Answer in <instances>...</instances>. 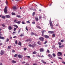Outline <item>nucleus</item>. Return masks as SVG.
<instances>
[{
    "label": "nucleus",
    "mask_w": 65,
    "mask_h": 65,
    "mask_svg": "<svg viewBox=\"0 0 65 65\" xmlns=\"http://www.w3.org/2000/svg\"><path fill=\"white\" fill-rule=\"evenodd\" d=\"M27 27H28L27 26L26 28V30H27V31H28V28H27Z\"/></svg>",
    "instance_id": "47"
},
{
    "label": "nucleus",
    "mask_w": 65,
    "mask_h": 65,
    "mask_svg": "<svg viewBox=\"0 0 65 65\" xmlns=\"http://www.w3.org/2000/svg\"><path fill=\"white\" fill-rule=\"evenodd\" d=\"M33 65H37V64L36 63L34 64Z\"/></svg>",
    "instance_id": "64"
},
{
    "label": "nucleus",
    "mask_w": 65,
    "mask_h": 65,
    "mask_svg": "<svg viewBox=\"0 0 65 65\" xmlns=\"http://www.w3.org/2000/svg\"><path fill=\"white\" fill-rule=\"evenodd\" d=\"M43 63L44 64H46V62L45 61H44V62H43Z\"/></svg>",
    "instance_id": "53"
},
{
    "label": "nucleus",
    "mask_w": 65,
    "mask_h": 65,
    "mask_svg": "<svg viewBox=\"0 0 65 65\" xmlns=\"http://www.w3.org/2000/svg\"><path fill=\"white\" fill-rule=\"evenodd\" d=\"M47 42L45 41V42L44 43V44H46V43Z\"/></svg>",
    "instance_id": "63"
},
{
    "label": "nucleus",
    "mask_w": 65,
    "mask_h": 65,
    "mask_svg": "<svg viewBox=\"0 0 65 65\" xmlns=\"http://www.w3.org/2000/svg\"><path fill=\"white\" fill-rule=\"evenodd\" d=\"M55 37V34H53V35L52 36V37L54 38Z\"/></svg>",
    "instance_id": "15"
},
{
    "label": "nucleus",
    "mask_w": 65,
    "mask_h": 65,
    "mask_svg": "<svg viewBox=\"0 0 65 65\" xmlns=\"http://www.w3.org/2000/svg\"><path fill=\"white\" fill-rule=\"evenodd\" d=\"M12 15H15V13L13 12L12 13Z\"/></svg>",
    "instance_id": "23"
},
{
    "label": "nucleus",
    "mask_w": 65,
    "mask_h": 65,
    "mask_svg": "<svg viewBox=\"0 0 65 65\" xmlns=\"http://www.w3.org/2000/svg\"><path fill=\"white\" fill-rule=\"evenodd\" d=\"M9 41V39H7L6 42H8Z\"/></svg>",
    "instance_id": "48"
},
{
    "label": "nucleus",
    "mask_w": 65,
    "mask_h": 65,
    "mask_svg": "<svg viewBox=\"0 0 65 65\" xmlns=\"http://www.w3.org/2000/svg\"><path fill=\"white\" fill-rule=\"evenodd\" d=\"M24 50H27V48H24Z\"/></svg>",
    "instance_id": "57"
},
{
    "label": "nucleus",
    "mask_w": 65,
    "mask_h": 65,
    "mask_svg": "<svg viewBox=\"0 0 65 65\" xmlns=\"http://www.w3.org/2000/svg\"><path fill=\"white\" fill-rule=\"evenodd\" d=\"M34 15H35V12H34L32 13V16H34Z\"/></svg>",
    "instance_id": "42"
},
{
    "label": "nucleus",
    "mask_w": 65,
    "mask_h": 65,
    "mask_svg": "<svg viewBox=\"0 0 65 65\" xmlns=\"http://www.w3.org/2000/svg\"><path fill=\"white\" fill-rule=\"evenodd\" d=\"M36 27L39 29H41V27H40V25L39 23H38L36 25Z\"/></svg>",
    "instance_id": "2"
},
{
    "label": "nucleus",
    "mask_w": 65,
    "mask_h": 65,
    "mask_svg": "<svg viewBox=\"0 0 65 65\" xmlns=\"http://www.w3.org/2000/svg\"><path fill=\"white\" fill-rule=\"evenodd\" d=\"M16 7H15V6H13V10H15V9H16Z\"/></svg>",
    "instance_id": "19"
},
{
    "label": "nucleus",
    "mask_w": 65,
    "mask_h": 65,
    "mask_svg": "<svg viewBox=\"0 0 65 65\" xmlns=\"http://www.w3.org/2000/svg\"><path fill=\"white\" fill-rule=\"evenodd\" d=\"M6 17L7 18H10V16L8 15H6Z\"/></svg>",
    "instance_id": "18"
},
{
    "label": "nucleus",
    "mask_w": 65,
    "mask_h": 65,
    "mask_svg": "<svg viewBox=\"0 0 65 65\" xmlns=\"http://www.w3.org/2000/svg\"><path fill=\"white\" fill-rule=\"evenodd\" d=\"M16 37H17V36H14L13 37V38H16Z\"/></svg>",
    "instance_id": "56"
},
{
    "label": "nucleus",
    "mask_w": 65,
    "mask_h": 65,
    "mask_svg": "<svg viewBox=\"0 0 65 65\" xmlns=\"http://www.w3.org/2000/svg\"><path fill=\"white\" fill-rule=\"evenodd\" d=\"M17 17V18H21V17L20 16V15H16Z\"/></svg>",
    "instance_id": "22"
},
{
    "label": "nucleus",
    "mask_w": 65,
    "mask_h": 65,
    "mask_svg": "<svg viewBox=\"0 0 65 65\" xmlns=\"http://www.w3.org/2000/svg\"><path fill=\"white\" fill-rule=\"evenodd\" d=\"M35 19H36V20L37 21H38V18L36 17H35Z\"/></svg>",
    "instance_id": "21"
},
{
    "label": "nucleus",
    "mask_w": 65,
    "mask_h": 65,
    "mask_svg": "<svg viewBox=\"0 0 65 65\" xmlns=\"http://www.w3.org/2000/svg\"><path fill=\"white\" fill-rule=\"evenodd\" d=\"M16 30H17V28H16L15 27L14 29V31H16Z\"/></svg>",
    "instance_id": "39"
},
{
    "label": "nucleus",
    "mask_w": 65,
    "mask_h": 65,
    "mask_svg": "<svg viewBox=\"0 0 65 65\" xmlns=\"http://www.w3.org/2000/svg\"><path fill=\"white\" fill-rule=\"evenodd\" d=\"M52 55L53 56V57H56V54H55L54 53H53L52 54Z\"/></svg>",
    "instance_id": "25"
},
{
    "label": "nucleus",
    "mask_w": 65,
    "mask_h": 65,
    "mask_svg": "<svg viewBox=\"0 0 65 65\" xmlns=\"http://www.w3.org/2000/svg\"><path fill=\"white\" fill-rule=\"evenodd\" d=\"M16 23H17V24H20L21 23V21H19L18 22H16Z\"/></svg>",
    "instance_id": "20"
},
{
    "label": "nucleus",
    "mask_w": 65,
    "mask_h": 65,
    "mask_svg": "<svg viewBox=\"0 0 65 65\" xmlns=\"http://www.w3.org/2000/svg\"><path fill=\"white\" fill-rule=\"evenodd\" d=\"M38 44H39L40 45H41V44L38 41Z\"/></svg>",
    "instance_id": "45"
},
{
    "label": "nucleus",
    "mask_w": 65,
    "mask_h": 65,
    "mask_svg": "<svg viewBox=\"0 0 65 65\" xmlns=\"http://www.w3.org/2000/svg\"><path fill=\"white\" fill-rule=\"evenodd\" d=\"M0 39H2L4 40L5 39V38L3 37H1L0 36Z\"/></svg>",
    "instance_id": "13"
},
{
    "label": "nucleus",
    "mask_w": 65,
    "mask_h": 65,
    "mask_svg": "<svg viewBox=\"0 0 65 65\" xmlns=\"http://www.w3.org/2000/svg\"><path fill=\"white\" fill-rule=\"evenodd\" d=\"M51 19H50V24H52V21H51Z\"/></svg>",
    "instance_id": "33"
},
{
    "label": "nucleus",
    "mask_w": 65,
    "mask_h": 65,
    "mask_svg": "<svg viewBox=\"0 0 65 65\" xmlns=\"http://www.w3.org/2000/svg\"><path fill=\"white\" fill-rule=\"evenodd\" d=\"M8 29L9 30H11L12 29V27L10 26H9L8 27Z\"/></svg>",
    "instance_id": "14"
},
{
    "label": "nucleus",
    "mask_w": 65,
    "mask_h": 65,
    "mask_svg": "<svg viewBox=\"0 0 65 65\" xmlns=\"http://www.w3.org/2000/svg\"><path fill=\"white\" fill-rule=\"evenodd\" d=\"M14 57H17L18 56V55L17 54H16L14 55Z\"/></svg>",
    "instance_id": "29"
},
{
    "label": "nucleus",
    "mask_w": 65,
    "mask_h": 65,
    "mask_svg": "<svg viewBox=\"0 0 65 65\" xmlns=\"http://www.w3.org/2000/svg\"><path fill=\"white\" fill-rule=\"evenodd\" d=\"M11 62L12 63H16V62H17V61H16L14 60H12V61Z\"/></svg>",
    "instance_id": "17"
},
{
    "label": "nucleus",
    "mask_w": 65,
    "mask_h": 65,
    "mask_svg": "<svg viewBox=\"0 0 65 65\" xmlns=\"http://www.w3.org/2000/svg\"><path fill=\"white\" fill-rule=\"evenodd\" d=\"M54 32V31H48V33H50L51 34H52V33H53Z\"/></svg>",
    "instance_id": "10"
},
{
    "label": "nucleus",
    "mask_w": 65,
    "mask_h": 65,
    "mask_svg": "<svg viewBox=\"0 0 65 65\" xmlns=\"http://www.w3.org/2000/svg\"><path fill=\"white\" fill-rule=\"evenodd\" d=\"M44 32H45V31L44 30L43 31H42V33H44Z\"/></svg>",
    "instance_id": "31"
},
{
    "label": "nucleus",
    "mask_w": 65,
    "mask_h": 65,
    "mask_svg": "<svg viewBox=\"0 0 65 65\" xmlns=\"http://www.w3.org/2000/svg\"><path fill=\"white\" fill-rule=\"evenodd\" d=\"M15 43L16 44H18V41L17 40H15Z\"/></svg>",
    "instance_id": "27"
},
{
    "label": "nucleus",
    "mask_w": 65,
    "mask_h": 65,
    "mask_svg": "<svg viewBox=\"0 0 65 65\" xmlns=\"http://www.w3.org/2000/svg\"><path fill=\"white\" fill-rule=\"evenodd\" d=\"M18 57H19V58H22V57H23V56L19 54L18 55Z\"/></svg>",
    "instance_id": "7"
},
{
    "label": "nucleus",
    "mask_w": 65,
    "mask_h": 65,
    "mask_svg": "<svg viewBox=\"0 0 65 65\" xmlns=\"http://www.w3.org/2000/svg\"><path fill=\"white\" fill-rule=\"evenodd\" d=\"M26 57L28 58V59H30V57L29 56H26Z\"/></svg>",
    "instance_id": "34"
},
{
    "label": "nucleus",
    "mask_w": 65,
    "mask_h": 65,
    "mask_svg": "<svg viewBox=\"0 0 65 65\" xmlns=\"http://www.w3.org/2000/svg\"><path fill=\"white\" fill-rule=\"evenodd\" d=\"M10 47H11V46H9L8 47V49L10 50Z\"/></svg>",
    "instance_id": "30"
},
{
    "label": "nucleus",
    "mask_w": 65,
    "mask_h": 65,
    "mask_svg": "<svg viewBox=\"0 0 65 65\" xmlns=\"http://www.w3.org/2000/svg\"><path fill=\"white\" fill-rule=\"evenodd\" d=\"M58 59H60V60H62V58L61 57H58Z\"/></svg>",
    "instance_id": "54"
},
{
    "label": "nucleus",
    "mask_w": 65,
    "mask_h": 65,
    "mask_svg": "<svg viewBox=\"0 0 65 65\" xmlns=\"http://www.w3.org/2000/svg\"><path fill=\"white\" fill-rule=\"evenodd\" d=\"M26 23H29V24H30V22L29 21H27Z\"/></svg>",
    "instance_id": "51"
},
{
    "label": "nucleus",
    "mask_w": 65,
    "mask_h": 65,
    "mask_svg": "<svg viewBox=\"0 0 65 65\" xmlns=\"http://www.w3.org/2000/svg\"><path fill=\"white\" fill-rule=\"evenodd\" d=\"M47 52H48V53H50V51L49 50H47Z\"/></svg>",
    "instance_id": "46"
},
{
    "label": "nucleus",
    "mask_w": 65,
    "mask_h": 65,
    "mask_svg": "<svg viewBox=\"0 0 65 65\" xmlns=\"http://www.w3.org/2000/svg\"><path fill=\"white\" fill-rule=\"evenodd\" d=\"M44 36L45 38L48 39L49 38H50V37H49V36L46 35H44Z\"/></svg>",
    "instance_id": "6"
},
{
    "label": "nucleus",
    "mask_w": 65,
    "mask_h": 65,
    "mask_svg": "<svg viewBox=\"0 0 65 65\" xmlns=\"http://www.w3.org/2000/svg\"><path fill=\"white\" fill-rule=\"evenodd\" d=\"M39 19H40H40H41V18H42V17L41 16H40L39 17Z\"/></svg>",
    "instance_id": "55"
},
{
    "label": "nucleus",
    "mask_w": 65,
    "mask_h": 65,
    "mask_svg": "<svg viewBox=\"0 0 65 65\" xmlns=\"http://www.w3.org/2000/svg\"><path fill=\"white\" fill-rule=\"evenodd\" d=\"M2 26L3 27H6V26H5V24H2Z\"/></svg>",
    "instance_id": "24"
},
{
    "label": "nucleus",
    "mask_w": 65,
    "mask_h": 65,
    "mask_svg": "<svg viewBox=\"0 0 65 65\" xmlns=\"http://www.w3.org/2000/svg\"><path fill=\"white\" fill-rule=\"evenodd\" d=\"M18 45L20 46H21L22 45V42H21L19 41L18 43Z\"/></svg>",
    "instance_id": "9"
},
{
    "label": "nucleus",
    "mask_w": 65,
    "mask_h": 65,
    "mask_svg": "<svg viewBox=\"0 0 65 65\" xmlns=\"http://www.w3.org/2000/svg\"><path fill=\"white\" fill-rule=\"evenodd\" d=\"M24 36V35L23 34H21L20 35V36L22 37V36Z\"/></svg>",
    "instance_id": "41"
},
{
    "label": "nucleus",
    "mask_w": 65,
    "mask_h": 65,
    "mask_svg": "<svg viewBox=\"0 0 65 65\" xmlns=\"http://www.w3.org/2000/svg\"><path fill=\"white\" fill-rule=\"evenodd\" d=\"M31 35H34V33H33V32H31Z\"/></svg>",
    "instance_id": "49"
},
{
    "label": "nucleus",
    "mask_w": 65,
    "mask_h": 65,
    "mask_svg": "<svg viewBox=\"0 0 65 65\" xmlns=\"http://www.w3.org/2000/svg\"><path fill=\"white\" fill-rule=\"evenodd\" d=\"M39 39L41 41H44V38H43V37H40Z\"/></svg>",
    "instance_id": "3"
},
{
    "label": "nucleus",
    "mask_w": 65,
    "mask_h": 65,
    "mask_svg": "<svg viewBox=\"0 0 65 65\" xmlns=\"http://www.w3.org/2000/svg\"><path fill=\"white\" fill-rule=\"evenodd\" d=\"M29 46H30V47H34L35 46V45H31V44H29Z\"/></svg>",
    "instance_id": "8"
},
{
    "label": "nucleus",
    "mask_w": 65,
    "mask_h": 65,
    "mask_svg": "<svg viewBox=\"0 0 65 65\" xmlns=\"http://www.w3.org/2000/svg\"><path fill=\"white\" fill-rule=\"evenodd\" d=\"M58 43L59 45H61L62 44V43H61V42H58Z\"/></svg>",
    "instance_id": "26"
},
{
    "label": "nucleus",
    "mask_w": 65,
    "mask_h": 65,
    "mask_svg": "<svg viewBox=\"0 0 65 65\" xmlns=\"http://www.w3.org/2000/svg\"><path fill=\"white\" fill-rule=\"evenodd\" d=\"M22 24H25V22L23 21L22 22Z\"/></svg>",
    "instance_id": "50"
},
{
    "label": "nucleus",
    "mask_w": 65,
    "mask_h": 65,
    "mask_svg": "<svg viewBox=\"0 0 65 65\" xmlns=\"http://www.w3.org/2000/svg\"><path fill=\"white\" fill-rule=\"evenodd\" d=\"M37 53V52L36 51H34L33 52V54H36Z\"/></svg>",
    "instance_id": "38"
},
{
    "label": "nucleus",
    "mask_w": 65,
    "mask_h": 65,
    "mask_svg": "<svg viewBox=\"0 0 65 65\" xmlns=\"http://www.w3.org/2000/svg\"><path fill=\"white\" fill-rule=\"evenodd\" d=\"M12 52L13 53H14V52H15V51H14V50H13L12 51Z\"/></svg>",
    "instance_id": "61"
},
{
    "label": "nucleus",
    "mask_w": 65,
    "mask_h": 65,
    "mask_svg": "<svg viewBox=\"0 0 65 65\" xmlns=\"http://www.w3.org/2000/svg\"><path fill=\"white\" fill-rule=\"evenodd\" d=\"M32 24H35V22H32Z\"/></svg>",
    "instance_id": "52"
},
{
    "label": "nucleus",
    "mask_w": 65,
    "mask_h": 65,
    "mask_svg": "<svg viewBox=\"0 0 65 65\" xmlns=\"http://www.w3.org/2000/svg\"><path fill=\"white\" fill-rule=\"evenodd\" d=\"M54 26H51V29H54V28H53V27Z\"/></svg>",
    "instance_id": "59"
},
{
    "label": "nucleus",
    "mask_w": 65,
    "mask_h": 65,
    "mask_svg": "<svg viewBox=\"0 0 65 65\" xmlns=\"http://www.w3.org/2000/svg\"><path fill=\"white\" fill-rule=\"evenodd\" d=\"M50 25L51 27H54V26H53V24H52V23L50 24Z\"/></svg>",
    "instance_id": "32"
},
{
    "label": "nucleus",
    "mask_w": 65,
    "mask_h": 65,
    "mask_svg": "<svg viewBox=\"0 0 65 65\" xmlns=\"http://www.w3.org/2000/svg\"><path fill=\"white\" fill-rule=\"evenodd\" d=\"M17 21H18V20H15L14 21V22L15 23H16L17 22Z\"/></svg>",
    "instance_id": "37"
},
{
    "label": "nucleus",
    "mask_w": 65,
    "mask_h": 65,
    "mask_svg": "<svg viewBox=\"0 0 65 65\" xmlns=\"http://www.w3.org/2000/svg\"><path fill=\"white\" fill-rule=\"evenodd\" d=\"M48 57H50V58H52V57H53V56H52V55L51 54L48 55Z\"/></svg>",
    "instance_id": "16"
},
{
    "label": "nucleus",
    "mask_w": 65,
    "mask_h": 65,
    "mask_svg": "<svg viewBox=\"0 0 65 65\" xmlns=\"http://www.w3.org/2000/svg\"><path fill=\"white\" fill-rule=\"evenodd\" d=\"M7 6H6L5 8L4 9V11L5 12V13H7Z\"/></svg>",
    "instance_id": "1"
},
{
    "label": "nucleus",
    "mask_w": 65,
    "mask_h": 65,
    "mask_svg": "<svg viewBox=\"0 0 65 65\" xmlns=\"http://www.w3.org/2000/svg\"><path fill=\"white\" fill-rule=\"evenodd\" d=\"M13 26H14V27H16V28H19L18 26L16 25H14Z\"/></svg>",
    "instance_id": "11"
},
{
    "label": "nucleus",
    "mask_w": 65,
    "mask_h": 65,
    "mask_svg": "<svg viewBox=\"0 0 65 65\" xmlns=\"http://www.w3.org/2000/svg\"><path fill=\"white\" fill-rule=\"evenodd\" d=\"M59 47H60V48H61L62 47L60 45L59 46Z\"/></svg>",
    "instance_id": "58"
},
{
    "label": "nucleus",
    "mask_w": 65,
    "mask_h": 65,
    "mask_svg": "<svg viewBox=\"0 0 65 65\" xmlns=\"http://www.w3.org/2000/svg\"><path fill=\"white\" fill-rule=\"evenodd\" d=\"M40 52H43V51H44V49H43V48H41L40 50Z\"/></svg>",
    "instance_id": "12"
},
{
    "label": "nucleus",
    "mask_w": 65,
    "mask_h": 65,
    "mask_svg": "<svg viewBox=\"0 0 65 65\" xmlns=\"http://www.w3.org/2000/svg\"><path fill=\"white\" fill-rule=\"evenodd\" d=\"M62 63H63V64H65V62H64V61H62Z\"/></svg>",
    "instance_id": "60"
},
{
    "label": "nucleus",
    "mask_w": 65,
    "mask_h": 65,
    "mask_svg": "<svg viewBox=\"0 0 65 65\" xmlns=\"http://www.w3.org/2000/svg\"><path fill=\"white\" fill-rule=\"evenodd\" d=\"M62 55V53L61 52H58L57 53V55L58 56H60V55Z\"/></svg>",
    "instance_id": "4"
},
{
    "label": "nucleus",
    "mask_w": 65,
    "mask_h": 65,
    "mask_svg": "<svg viewBox=\"0 0 65 65\" xmlns=\"http://www.w3.org/2000/svg\"><path fill=\"white\" fill-rule=\"evenodd\" d=\"M2 19H5V17L4 16H3L2 17Z\"/></svg>",
    "instance_id": "36"
},
{
    "label": "nucleus",
    "mask_w": 65,
    "mask_h": 65,
    "mask_svg": "<svg viewBox=\"0 0 65 65\" xmlns=\"http://www.w3.org/2000/svg\"><path fill=\"white\" fill-rule=\"evenodd\" d=\"M16 1L18 2V1H20V0H16Z\"/></svg>",
    "instance_id": "62"
},
{
    "label": "nucleus",
    "mask_w": 65,
    "mask_h": 65,
    "mask_svg": "<svg viewBox=\"0 0 65 65\" xmlns=\"http://www.w3.org/2000/svg\"><path fill=\"white\" fill-rule=\"evenodd\" d=\"M41 61L42 62V63H43V62H44V60H41Z\"/></svg>",
    "instance_id": "44"
},
{
    "label": "nucleus",
    "mask_w": 65,
    "mask_h": 65,
    "mask_svg": "<svg viewBox=\"0 0 65 65\" xmlns=\"http://www.w3.org/2000/svg\"><path fill=\"white\" fill-rule=\"evenodd\" d=\"M6 3L7 5V4H8V2L7 1H6Z\"/></svg>",
    "instance_id": "43"
},
{
    "label": "nucleus",
    "mask_w": 65,
    "mask_h": 65,
    "mask_svg": "<svg viewBox=\"0 0 65 65\" xmlns=\"http://www.w3.org/2000/svg\"><path fill=\"white\" fill-rule=\"evenodd\" d=\"M26 41H31V40L30 39H29L28 40H26Z\"/></svg>",
    "instance_id": "28"
},
{
    "label": "nucleus",
    "mask_w": 65,
    "mask_h": 65,
    "mask_svg": "<svg viewBox=\"0 0 65 65\" xmlns=\"http://www.w3.org/2000/svg\"><path fill=\"white\" fill-rule=\"evenodd\" d=\"M64 40H63V39L61 41V42H64Z\"/></svg>",
    "instance_id": "40"
},
{
    "label": "nucleus",
    "mask_w": 65,
    "mask_h": 65,
    "mask_svg": "<svg viewBox=\"0 0 65 65\" xmlns=\"http://www.w3.org/2000/svg\"><path fill=\"white\" fill-rule=\"evenodd\" d=\"M15 33H16V32L15 31H14V32H13V35H14V34H15Z\"/></svg>",
    "instance_id": "35"
},
{
    "label": "nucleus",
    "mask_w": 65,
    "mask_h": 65,
    "mask_svg": "<svg viewBox=\"0 0 65 65\" xmlns=\"http://www.w3.org/2000/svg\"><path fill=\"white\" fill-rule=\"evenodd\" d=\"M5 53V52L4 51H3V50H2L1 51V55H3Z\"/></svg>",
    "instance_id": "5"
}]
</instances>
